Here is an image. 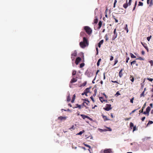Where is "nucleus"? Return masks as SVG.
<instances>
[{"label":"nucleus","instance_id":"obj_15","mask_svg":"<svg viewBox=\"0 0 153 153\" xmlns=\"http://www.w3.org/2000/svg\"><path fill=\"white\" fill-rule=\"evenodd\" d=\"M103 40H102L98 43V45L99 48H100L101 45L103 43Z\"/></svg>","mask_w":153,"mask_h":153},{"label":"nucleus","instance_id":"obj_25","mask_svg":"<svg viewBox=\"0 0 153 153\" xmlns=\"http://www.w3.org/2000/svg\"><path fill=\"white\" fill-rule=\"evenodd\" d=\"M95 18L94 20V23L97 24L98 22V20L97 18L95 17Z\"/></svg>","mask_w":153,"mask_h":153},{"label":"nucleus","instance_id":"obj_22","mask_svg":"<svg viewBox=\"0 0 153 153\" xmlns=\"http://www.w3.org/2000/svg\"><path fill=\"white\" fill-rule=\"evenodd\" d=\"M76 105L75 108H78L79 109L81 108V106L78 104H76Z\"/></svg>","mask_w":153,"mask_h":153},{"label":"nucleus","instance_id":"obj_35","mask_svg":"<svg viewBox=\"0 0 153 153\" xmlns=\"http://www.w3.org/2000/svg\"><path fill=\"white\" fill-rule=\"evenodd\" d=\"M84 132V130H83L82 131H80L77 134V135H81Z\"/></svg>","mask_w":153,"mask_h":153},{"label":"nucleus","instance_id":"obj_23","mask_svg":"<svg viewBox=\"0 0 153 153\" xmlns=\"http://www.w3.org/2000/svg\"><path fill=\"white\" fill-rule=\"evenodd\" d=\"M101 59H99L98 61V62L97 63V65L98 66H99V65H100V62L101 61Z\"/></svg>","mask_w":153,"mask_h":153},{"label":"nucleus","instance_id":"obj_48","mask_svg":"<svg viewBox=\"0 0 153 153\" xmlns=\"http://www.w3.org/2000/svg\"><path fill=\"white\" fill-rule=\"evenodd\" d=\"M144 107H142V108L141 110H140L139 111V112L140 113H143V110Z\"/></svg>","mask_w":153,"mask_h":153},{"label":"nucleus","instance_id":"obj_41","mask_svg":"<svg viewBox=\"0 0 153 153\" xmlns=\"http://www.w3.org/2000/svg\"><path fill=\"white\" fill-rule=\"evenodd\" d=\"M76 71H73L72 74L73 75H75L76 74Z\"/></svg>","mask_w":153,"mask_h":153},{"label":"nucleus","instance_id":"obj_37","mask_svg":"<svg viewBox=\"0 0 153 153\" xmlns=\"http://www.w3.org/2000/svg\"><path fill=\"white\" fill-rule=\"evenodd\" d=\"M128 4H127V3H126L123 4V7L125 8L126 9L128 7Z\"/></svg>","mask_w":153,"mask_h":153},{"label":"nucleus","instance_id":"obj_43","mask_svg":"<svg viewBox=\"0 0 153 153\" xmlns=\"http://www.w3.org/2000/svg\"><path fill=\"white\" fill-rule=\"evenodd\" d=\"M138 109H135L134 110L132 111V112H131V113H130V114H131L134 113L136 110H137Z\"/></svg>","mask_w":153,"mask_h":153},{"label":"nucleus","instance_id":"obj_44","mask_svg":"<svg viewBox=\"0 0 153 153\" xmlns=\"http://www.w3.org/2000/svg\"><path fill=\"white\" fill-rule=\"evenodd\" d=\"M105 40H106V41H107L108 40V36H107V34H106V35H105Z\"/></svg>","mask_w":153,"mask_h":153},{"label":"nucleus","instance_id":"obj_6","mask_svg":"<svg viewBox=\"0 0 153 153\" xmlns=\"http://www.w3.org/2000/svg\"><path fill=\"white\" fill-rule=\"evenodd\" d=\"M104 153H113L111 149H105L104 151Z\"/></svg>","mask_w":153,"mask_h":153},{"label":"nucleus","instance_id":"obj_40","mask_svg":"<svg viewBox=\"0 0 153 153\" xmlns=\"http://www.w3.org/2000/svg\"><path fill=\"white\" fill-rule=\"evenodd\" d=\"M130 127L131 128H132V127H134V125L133 123L131 122L130 124Z\"/></svg>","mask_w":153,"mask_h":153},{"label":"nucleus","instance_id":"obj_4","mask_svg":"<svg viewBox=\"0 0 153 153\" xmlns=\"http://www.w3.org/2000/svg\"><path fill=\"white\" fill-rule=\"evenodd\" d=\"M111 105L110 104H107L105 108H104V109L106 111H109L112 108L111 107Z\"/></svg>","mask_w":153,"mask_h":153},{"label":"nucleus","instance_id":"obj_51","mask_svg":"<svg viewBox=\"0 0 153 153\" xmlns=\"http://www.w3.org/2000/svg\"><path fill=\"white\" fill-rule=\"evenodd\" d=\"M117 2V0H114V7H115V4Z\"/></svg>","mask_w":153,"mask_h":153},{"label":"nucleus","instance_id":"obj_3","mask_svg":"<svg viewBox=\"0 0 153 153\" xmlns=\"http://www.w3.org/2000/svg\"><path fill=\"white\" fill-rule=\"evenodd\" d=\"M84 100L86 101H87V102H83L82 104V105L83 106H84L85 107H86V108H87L88 107H86L85 105V104L87 105H88L89 103V101L88 100V99H85Z\"/></svg>","mask_w":153,"mask_h":153},{"label":"nucleus","instance_id":"obj_38","mask_svg":"<svg viewBox=\"0 0 153 153\" xmlns=\"http://www.w3.org/2000/svg\"><path fill=\"white\" fill-rule=\"evenodd\" d=\"M84 63H82L80 65V68H82L84 66Z\"/></svg>","mask_w":153,"mask_h":153},{"label":"nucleus","instance_id":"obj_32","mask_svg":"<svg viewBox=\"0 0 153 153\" xmlns=\"http://www.w3.org/2000/svg\"><path fill=\"white\" fill-rule=\"evenodd\" d=\"M83 144L84 145V146H85L86 147H87L88 148H89V149H90L91 148V146L88 145H87V144H85V143H83Z\"/></svg>","mask_w":153,"mask_h":153},{"label":"nucleus","instance_id":"obj_62","mask_svg":"<svg viewBox=\"0 0 153 153\" xmlns=\"http://www.w3.org/2000/svg\"><path fill=\"white\" fill-rule=\"evenodd\" d=\"M96 50L97 51V55L98 53V48L97 47L96 48Z\"/></svg>","mask_w":153,"mask_h":153},{"label":"nucleus","instance_id":"obj_47","mask_svg":"<svg viewBox=\"0 0 153 153\" xmlns=\"http://www.w3.org/2000/svg\"><path fill=\"white\" fill-rule=\"evenodd\" d=\"M108 10H105V16L106 17H107V13Z\"/></svg>","mask_w":153,"mask_h":153},{"label":"nucleus","instance_id":"obj_17","mask_svg":"<svg viewBox=\"0 0 153 153\" xmlns=\"http://www.w3.org/2000/svg\"><path fill=\"white\" fill-rule=\"evenodd\" d=\"M102 116L103 118L104 121L108 120L109 119H108L106 116H105L104 114H102Z\"/></svg>","mask_w":153,"mask_h":153},{"label":"nucleus","instance_id":"obj_50","mask_svg":"<svg viewBox=\"0 0 153 153\" xmlns=\"http://www.w3.org/2000/svg\"><path fill=\"white\" fill-rule=\"evenodd\" d=\"M147 79L149 80V81L152 82L153 80V78H148Z\"/></svg>","mask_w":153,"mask_h":153},{"label":"nucleus","instance_id":"obj_26","mask_svg":"<svg viewBox=\"0 0 153 153\" xmlns=\"http://www.w3.org/2000/svg\"><path fill=\"white\" fill-rule=\"evenodd\" d=\"M136 59H139L141 60H144V59L143 58L141 57H139L138 58H137Z\"/></svg>","mask_w":153,"mask_h":153},{"label":"nucleus","instance_id":"obj_58","mask_svg":"<svg viewBox=\"0 0 153 153\" xmlns=\"http://www.w3.org/2000/svg\"><path fill=\"white\" fill-rule=\"evenodd\" d=\"M145 118H146V117H143L142 118V119H141V120H142V121H144V120L145 119Z\"/></svg>","mask_w":153,"mask_h":153},{"label":"nucleus","instance_id":"obj_27","mask_svg":"<svg viewBox=\"0 0 153 153\" xmlns=\"http://www.w3.org/2000/svg\"><path fill=\"white\" fill-rule=\"evenodd\" d=\"M149 62L151 66H153V61L152 60L149 61Z\"/></svg>","mask_w":153,"mask_h":153},{"label":"nucleus","instance_id":"obj_46","mask_svg":"<svg viewBox=\"0 0 153 153\" xmlns=\"http://www.w3.org/2000/svg\"><path fill=\"white\" fill-rule=\"evenodd\" d=\"M137 1H136L135 2V5H134V7L133 8V10H135V7H136V5H137Z\"/></svg>","mask_w":153,"mask_h":153},{"label":"nucleus","instance_id":"obj_8","mask_svg":"<svg viewBox=\"0 0 153 153\" xmlns=\"http://www.w3.org/2000/svg\"><path fill=\"white\" fill-rule=\"evenodd\" d=\"M67 118V117H63L62 116H60L58 118V120H60L61 121H62L63 120H65Z\"/></svg>","mask_w":153,"mask_h":153},{"label":"nucleus","instance_id":"obj_5","mask_svg":"<svg viewBox=\"0 0 153 153\" xmlns=\"http://www.w3.org/2000/svg\"><path fill=\"white\" fill-rule=\"evenodd\" d=\"M114 35L113 36L112 38V39L113 40H114L117 37V34L116 32V28L114 29Z\"/></svg>","mask_w":153,"mask_h":153},{"label":"nucleus","instance_id":"obj_42","mask_svg":"<svg viewBox=\"0 0 153 153\" xmlns=\"http://www.w3.org/2000/svg\"><path fill=\"white\" fill-rule=\"evenodd\" d=\"M143 3L141 2H139V4H138V5L139 6H142L143 5Z\"/></svg>","mask_w":153,"mask_h":153},{"label":"nucleus","instance_id":"obj_45","mask_svg":"<svg viewBox=\"0 0 153 153\" xmlns=\"http://www.w3.org/2000/svg\"><path fill=\"white\" fill-rule=\"evenodd\" d=\"M118 62V61L117 59H115L114 65H116Z\"/></svg>","mask_w":153,"mask_h":153},{"label":"nucleus","instance_id":"obj_63","mask_svg":"<svg viewBox=\"0 0 153 153\" xmlns=\"http://www.w3.org/2000/svg\"><path fill=\"white\" fill-rule=\"evenodd\" d=\"M145 52L144 51H142L141 53L143 55H144L145 54Z\"/></svg>","mask_w":153,"mask_h":153},{"label":"nucleus","instance_id":"obj_12","mask_svg":"<svg viewBox=\"0 0 153 153\" xmlns=\"http://www.w3.org/2000/svg\"><path fill=\"white\" fill-rule=\"evenodd\" d=\"M77 81V79L76 78L73 77L71 79V80L70 81V83H74L75 82H76Z\"/></svg>","mask_w":153,"mask_h":153},{"label":"nucleus","instance_id":"obj_36","mask_svg":"<svg viewBox=\"0 0 153 153\" xmlns=\"http://www.w3.org/2000/svg\"><path fill=\"white\" fill-rule=\"evenodd\" d=\"M90 88H87L85 90V91H87V93H88L89 92Z\"/></svg>","mask_w":153,"mask_h":153},{"label":"nucleus","instance_id":"obj_7","mask_svg":"<svg viewBox=\"0 0 153 153\" xmlns=\"http://www.w3.org/2000/svg\"><path fill=\"white\" fill-rule=\"evenodd\" d=\"M141 43L142 45H143V46L144 47V48L148 52L149 51V48L147 46V44L145 42H141Z\"/></svg>","mask_w":153,"mask_h":153},{"label":"nucleus","instance_id":"obj_39","mask_svg":"<svg viewBox=\"0 0 153 153\" xmlns=\"http://www.w3.org/2000/svg\"><path fill=\"white\" fill-rule=\"evenodd\" d=\"M152 37V36L150 35L147 38V39L148 41H149L150 40V39Z\"/></svg>","mask_w":153,"mask_h":153},{"label":"nucleus","instance_id":"obj_55","mask_svg":"<svg viewBox=\"0 0 153 153\" xmlns=\"http://www.w3.org/2000/svg\"><path fill=\"white\" fill-rule=\"evenodd\" d=\"M114 20H115V22H116V23H117L118 22V20L117 19H116L115 18V16H114Z\"/></svg>","mask_w":153,"mask_h":153},{"label":"nucleus","instance_id":"obj_29","mask_svg":"<svg viewBox=\"0 0 153 153\" xmlns=\"http://www.w3.org/2000/svg\"><path fill=\"white\" fill-rule=\"evenodd\" d=\"M130 79L132 82H133L134 81V77L131 76L130 78Z\"/></svg>","mask_w":153,"mask_h":153},{"label":"nucleus","instance_id":"obj_10","mask_svg":"<svg viewBox=\"0 0 153 153\" xmlns=\"http://www.w3.org/2000/svg\"><path fill=\"white\" fill-rule=\"evenodd\" d=\"M80 116L82 117V118L84 119H85V118H88V119L91 120V119L88 117L87 116L85 115L84 114H80Z\"/></svg>","mask_w":153,"mask_h":153},{"label":"nucleus","instance_id":"obj_13","mask_svg":"<svg viewBox=\"0 0 153 153\" xmlns=\"http://www.w3.org/2000/svg\"><path fill=\"white\" fill-rule=\"evenodd\" d=\"M77 55V52L76 51H74L71 54V56H76Z\"/></svg>","mask_w":153,"mask_h":153},{"label":"nucleus","instance_id":"obj_19","mask_svg":"<svg viewBox=\"0 0 153 153\" xmlns=\"http://www.w3.org/2000/svg\"><path fill=\"white\" fill-rule=\"evenodd\" d=\"M129 54L131 56V57L132 58H136V56H134L133 53H129Z\"/></svg>","mask_w":153,"mask_h":153},{"label":"nucleus","instance_id":"obj_31","mask_svg":"<svg viewBox=\"0 0 153 153\" xmlns=\"http://www.w3.org/2000/svg\"><path fill=\"white\" fill-rule=\"evenodd\" d=\"M86 84H87V82L85 81V82H84L81 85V86L84 87L86 85Z\"/></svg>","mask_w":153,"mask_h":153},{"label":"nucleus","instance_id":"obj_11","mask_svg":"<svg viewBox=\"0 0 153 153\" xmlns=\"http://www.w3.org/2000/svg\"><path fill=\"white\" fill-rule=\"evenodd\" d=\"M124 70L123 68L121 69L119 72V76L120 78H121L123 75V71Z\"/></svg>","mask_w":153,"mask_h":153},{"label":"nucleus","instance_id":"obj_30","mask_svg":"<svg viewBox=\"0 0 153 153\" xmlns=\"http://www.w3.org/2000/svg\"><path fill=\"white\" fill-rule=\"evenodd\" d=\"M67 100L68 102H69L71 100V98L70 97V95H69L67 97Z\"/></svg>","mask_w":153,"mask_h":153},{"label":"nucleus","instance_id":"obj_59","mask_svg":"<svg viewBox=\"0 0 153 153\" xmlns=\"http://www.w3.org/2000/svg\"><path fill=\"white\" fill-rule=\"evenodd\" d=\"M114 57L113 56H111L110 58V60L112 61Z\"/></svg>","mask_w":153,"mask_h":153},{"label":"nucleus","instance_id":"obj_16","mask_svg":"<svg viewBox=\"0 0 153 153\" xmlns=\"http://www.w3.org/2000/svg\"><path fill=\"white\" fill-rule=\"evenodd\" d=\"M150 0H147V3L148 4H149V6H151L153 4V2H152V0H151V1L149 2Z\"/></svg>","mask_w":153,"mask_h":153},{"label":"nucleus","instance_id":"obj_2","mask_svg":"<svg viewBox=\"0 0 153 153\" xmlns=\"http://www.w3.org/2000/svg\"><path fill=\"white\" fill-rule=\"evenodd\" d=\"M84 29L88 34L90 35L92 33V30L88 26H85Z\"/></svg>","mask_w":153,"mask_h":153},{"label":"nucleus","instance_id":"obj_34","mask_svg":"<svg viewBox=\"0 0 153 153\" xmlns=\"http://www.w3.org/2000/svg\"><path fill=\"white\" fill-rule=\"evenodd\" d=\"M144 92H145L143 91L142 93L140 95V97H144Z\"/></svg>","mask_w":153,"mask_h":153},{"label":"nucleus","instance_id":"obj_28","mask_svg":"<svg viewBox=\"0 0 153 153\" xmlns=\"http://www.w3.org/2000/svg\"><path fill=\"white\" fill-rule=\"evenodd\" d=\"M153 123V121H149L148 123L147 124V126H148L149 124H152Z\"/></svg>","mask_w":153,"mask_h":153},{"label":"nucleus","instance_id":"obj_57","mask_svg":"<svg viewBox=\"0 0 153 153\" xmlns=\"http://www.w3.org/2000/svg\"><path fill=\"white\" fill-rule=\"evenodd\" d=\"M111 82H114V83H117L118 84H119L118 82L117 81H113L111 80Z\"/></svg>","mask_w":153,"mask_h":153},{"label":"nucleus","instance_id":"obj_9","mask_svg":"<svg viewBox=\"0 0 153 153\" xmlns=\"http://www.w3.org/2000/svg\"><path fill=\"white\" fill-rule=\"evenodd\" d=\"M81 59L80 57H77L75 60V63L76 65H77L79 62L81 61Z\"/></svg>","mask_w":153,"mask_h":153},{"label":"nucleus","instance_id":"obj_24","mask_svg":"<svg viewBox=\"0 0 153 153\" xmlns=\"http://www.w3.org/2000/svg\"><path fill=\"white\" fill-rule=\"evenodd\" d=\"M88 93L87 91H85L84 90V92L82 94V95H85L86 96H87V94Z\"/></svg>","mask_w":153,"mask_h":153},{"label":"nucleus","instance_id":"obj_53","mask_svg":"<svg viewBox=\"0 0 153 153\" xmlns=\"http://www.w3.org/2000/svg\"><path fill=\"white\" fill-rule=\"evenodd\" d=\"M134 99V98H132L130 100V102L131 103H133V100Z\"/></svg>","mask_w":153,"mask_h":153},{"label":"nucleus","instance_id":"obj_61","mask_svg":"<svg viewBox=\"0 0 153 153\" xmlns=\"http://www.w3.org/2000/svg\"><path fill=\"white\" fill-rule=\"evenodd\" d=\"M131 0H129V2H128V4L129 5H130L131 4Z\"/></svg>","mask_w":153,"mask_h":153},{"label":"nucleus","instance_id":"obj_1","mask_svg":"<svg viewBox=\"0 0 153 153\" xmlns=\"http://www.w3.org/2000/svg\"><path fill=\"white\" fill-rule=\"evenodd\" d=\"M88 42L85 37L83 38V42H81L79 43L80 46L82 48H85L86 46H88Z\"/></svg>","mask_w":153,"mask_h":153},{"label":"nucleus","instance_id":"obj_64","mask_svg":"<svg viewBox=\"0 0 153 153\" xmlns=\"http://www.w3.org/2000/svg\"><path fill=\"white\" fill-rule=\"evenodd\" d=\"M72 83H70V84H69V86L71 88L72 87Z\"/></svg>","mask_w":153,"mask_h":153},{"label":"nucleus","instance_id":"obj_20","mask_svg":"<svg viewBox=\"0 0 153 153\" xmlns=\"http://www.w3.org/2000/svg\"><path fill=\"white\" fill-rule=\"evenodd\" d=\"M99 99L100 101L102 103L103 102L105 101V100H103V97H99ZM106 101L107 102V100H106Z\"/></svg>","mask_w":153,"mask_h":153},{"label":"nucleus","instance_id":"obj_14","mask_svg":"<svg viewBox=\"0 0 153 153\" xmlns=\"http://www.w3.org/2000/svg\"><path fill=\"white\" fill-rule=\"evenodd\" d=\"M150 109H151V108L149 106L147 107L146 108V111L147 113L148 116L149 115V113L150 111Z\"/></svg>","mask_w":153,"mask_h":153},{"label":"nucleus","instance_id":"obj_49","mask_svg":"<svg viewBox=\"0 0 153 153\" xmlns=\"http://www.w3.org/2000/svg\"><path fill=\"white\" fill-rule=\"evenodd\" d=\"M129 59V57H127L126 59V62L128 63V60Z\"/></svg>","mask_w":153,"mask_h":153},{"label":"nucleus","instance_id":"obj_56","mask_svg":"<svg viewBox=\"0 0 153 153\" xmlns=\"http://www.w3.org/2000/svg\"><path fill=\"white\" fill-rule=\"evenodd\" d=\"M90 98L94 102V99L92 97V96H91L90 97Z\"/></svg>","mask_w":153,"mask_h":153},{"label":"nucleus","instance_id":"obj_18","mask_svg":"<svg viewBox=\"0 0 153 153\" xmlns=\"http://www.w3.org/2000/svg\"><path fill=\"white\" fill-rule=\"evenodd\" d=\"M102 22L101 21H100L98 23V29H100L101 28V27L102 26Z\"/></svg>","mask_w":153,"mask_h":153},{"label":"nucleus","instance_id":"obj_54","mask_svg":"<svg viewBox=\"0 0 153 153\" xmlns=\"http://www.w3.org/2000/svg\"><path fill=\"white\" fill-rule=\"evenodd\" d=\"M75 97H76L75 94H74V95H73V96L72 99L74 100H75Z\"/></svg>","mask_w":153,"mask_h":153},{"label":"nucleus","instance_id":"obj_52","mask_svg":"<svg viewBox=\"0 0 153 153\" xmlns=\"http://www.w3.org/2000/svg\"><path fill=\"white\" fill-rule=\"evenodd\" d=\"M120 95V93L119 92V91H117L116 94H115V96H118V95Z\"/></svg>","mask_w":153,"mask_h":153},{"label":"nucleus","instance_id":"obj_33","mask_svg":"<svg viewBox=\"0 0 153 153\" xmlns=\"http://www.w3.org/2000/svg\"><path fill=\"white\" fill-rule=\"evenodd\" d=\"M125 29L127 31V33H128V30L127 27V24L126 25V26L125 27Z\"/></svg>","mask_w":153,"mask_h":153},{"label":"nucleus","instance_id":"obj_21","mask_svg":"<svg viewBox=\"0 0 153 153\" xmlns=\"http://www.w3.org/2000/svg\"><path fill=\"white\" fill-rule=\"evenodd\" d=\"M136 63V60H134L133 61L131 62H130L131 65V66H133V65L134 64H135Z\"/></svg>","mask_w":153,"mask_h":153},{"label":"nucleus","instance_id":"obj_60","mask_svg":"<svg viewBox=\"0 0 153 153\" xmlns=\"http://www.w3.org/2000/svg\"><path fill=\"white\" fill-rule=\"evenodd\" d=\"M74 56H71V58L72 59V60L73 61V60H74V59H75V58L74 57Z\"/></svg>","mask_w":153,"mask_h":153}]
</instances>
